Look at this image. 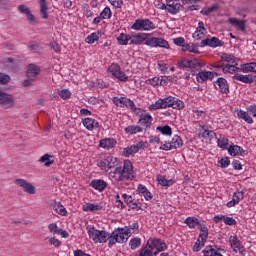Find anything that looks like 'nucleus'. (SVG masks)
Returning <instances> with one entry per match:
<instances>
[{
  "instance_id": "1",
  "label": "nucleus",
  "mask_w": 256,
  "mask_h": 256,
  "mask_svg": "<svg viewBox=\"0 0 256 256\" xmlns=\"http://www.w3.org/2000/svg\"><path fill=\"white\" fill-rule=\"evenodd\" d=\"M109 177L117 183L121 181H133L135 179L133 163L130 160H125L123 167L117 166L113 171H110Z\"/></svg>"
},
{
  "instance_id": "2",
  "label": "nucleus",
  "mask_w": 256,
  "mask_h": 256,
  "mask_svg": "<svg viewBox=\"0 0 256 256\" xmlns=\"http://www.w3.org/2000/svg\"><path fill=\"white\" fill-rule=\"evenodd\" d=\"M172 107V109H177L181 111L185 109V103L177 97L168 96L166 98H160L155 103L149 105V111H158L159 109H167Z\"/></svg>"
},
{
  "instance_id": "3",
  "label": "nucleus",
  "mask_w": 256,
  "mask_h": 256,
  "mask_svg": "<svg viewBox=\"0 0 256 256\" xmlns=\"http://www.w3.org/2000/svg\"><path fill=\"white\" fill-rule=\"evenodd\" d=\"M131 235H133V232L130 229L118 228L109 234L108 246L113 247L117 243H127Z\"/></svg>"
},
{
  "instance_id": "4",
  "label": "nucleus",
  "mask_w": 256,
  "mask_h": 256,
  "mask_svg": "<svg viewBox=\"0 0 256 256\" xmlns=\"http://www.w3.org/2000/svg\"><path fill=\"white\" fill-rule=\"evenodd\" d=\"M237 62L233 64H225L223 67V73H237V71H242V73H256V62H250L241 65L238 68Z\"/></svg>"
},
{
  "instance_id": "5",
  "label": "nucleus",
  "mask_w": 256,
  "mask_h": 256,
  "mask_svg": "<svg viewBox=\"0 0 256 256\" xmlns=\"http://www.w3.org/2000/svg\"><path fill=\"white\" fill-rule=\"evenodd\" d=\"M107 73L110 77H112V79H117L122 83H126V81H129V76H127V74H125V72L121 70V66L117 63H112L108 67Z\"/></svg>"
},
{
  "instance_id": "6",
  "label": "nucleus",
  "mask_w": 256,
  "mask_h": 256,
  "mask_svg": "<svg viewBox=\"0 0 256 256\" xmlns=\"http://www.w3.org/2000/svg\"><path fill=\"white\" fill-rule=\"evenodd\" d=\"M88 235L94 243H107L109 241V233L104 230H97L93 226L88 228Z\"/></svg>"
},
{
  "instance_id": "7",
  "label": "nucleus",
  "mask_w": 256,
  "mask_h": 256,
  "mask_svg": "<svg viewBox=\"0 0 256 256\" xmlns=\"http://www.w3.org/2000/svg\"><path fill=\"white\" fill-rule=\"evenodd\" d=\"M155 28V23L149 19H136L131 26L133 31H153Z\"/></svg>"
},
{
  "instance_id": "8",
  "label": "nucleus",
  "mask_w": 256,
  "mask_h": 256,
  "mask_svg": "<svg viewBox=\"0 0 256 256\" xmlns=\"http://www.w3.org/2000/svg\"><path fill=\"white\" fill-rule=\"evenodd\" d=\"M118 163L119 160L117 159V157L108 155L98 163V167L102 171H107V169H114V167H117Z\"/></svg>"
},
{
  "instance_id": "9",
  "label": "nucleus",
  "mask_w": 256,
  "mask_h": 256,
  "mask_svg": "<svg viewBox=\"0 0 256 256\" xmlns=\"http://www.w3.org/2000/svg\"><path fill=\"white\" fill-rule=\"evenodd\" d=\"M141 149H147V142L140 141L135 145L126 147L123 149L122 155L123 157H131V155H135V153H139Z\"/></svg>"
},
{
  "instance_id": "10",
  "label": "nucleus",
  "mask_w": 256,
  "mask_h": 256,
  "mask_svg": "<svg viewBox=\"0 0 256 256\" xmlns=\"http://www.w3.org/2000/svg\"><path fill=\"white\" fill-rule=\"evenodd\" d=\"M0 106L4 109H11L15 107V98L13 95L0 90Z\"/></svg>"
},
{
  "instance_id": "11",
  "label": "nucleus",
  "mask_w": 256,
  "mask_h": 256,
  "mask_svg": "<svg viewBox=\"0 0 256 256\" xmlns=\"http://www.w3.org/2000/svg\"><path fill=\"white\" fill-rule=\"evenodd\" d=\"M179 147H183V139L180 136L175 135L170 142H165L160 149L162 151H171L173 149H179Z\"/></svg>"
},
{
  "instance_id": "12",
  "label": "nucleus",
  "mask_w": 256,
  "mask_h": 256,
  "mask_svg": "<svg viewBox=\"0 0 256 256\" xmlns=\"http://www.w3.org/2000/svg\"><path fill=\"white\" fill-rule=\"evenodd\" d=\"M146 247H150V250L152 253H159V251H163L164 249H167V245L165 244V242L156 238L155 239L150 238L147 241Z\"/></svg>"
},
{
  "instance_id": "13",
  "label": "nucleus",
  "mask_w": 256,
  "mask_h": 256,
  "mask_svg": "<svg viewBox=\"0 0 256 256\" xmlns=\"http://www.w3.org/2000/svg\"><path fill=\"white\" fill-rule=\"evenodd\" d=\"M14 183L18 187H21L24 193H29V195H35V186H33V184L29 183L27 180L18 178L15 180Z\"/></svg>"
},
{
  "instance_id": "14",
  "label": "nucleus",
  "mask_w": 256,
  "mask_h": 256,
  "mask_svg": "<svg viewBox=\"0 0 256 256\" xmlns=\"http://www.w3.org/2000/svg\"><path fill=\"white\" fill-rule=\"evenodd\" d=\"M112 101L116 107H127V109H131V107H134V101L127 98V97H113Z\"/></svg>"
},
{
  "instance_id": "15",
  "label": "nucleus",
  "mask_w": 256,
  "mask_h": 256,
  "mask_svg": "<svg viewBox=\"0 0 256 256\" xmlns=\"http://www.w3.org/2000/svg\"><path fill=\"white\" fill-rule=\"evenodd\" d=\"M145 45H148L149 47H163L164 49H169V42L163 38H150L146 40Z\"/></svg>"
},
{
  "instance_id": "16",
  "label": "nucleus",
  "mask_w": 256,
  "mask_h": 256,
  "mask_svg": "<svg viewBox=\"0 0 256 256\" xmlns=\"http://www.w3.org/2000/svg\"><path fill=\"white\" fill-rule=\"evenodd\" d=\"M148 37L149 34L147 33H136L134 35H131L130 45H143V43L148 40Z\"/></svg>"
},
{
  "instance_id": "17",
  "label": "nucleus",
  "mask_w": 256,
  "mask_h": 256,
  "mask_svg": "<svg viewBox=\"0 0 256 256\" xmlns=\"http://www.w3.org/2000/svg\"><path fill=\"white\" fill-rule=\"evenodd\" d=\"M167 11L172 15H177L178 11H181V2L179 0H166Z\"/></svg>"
},
{
  "instance_id": "18",
  "label": "nucleus",
  "mask_w": 256,
  "mask_h": 256,
  "mask_svg": "<svg viewBox=\"0 0 256 256\" xmlns=\"http://www.w3.org/2000/svg\"><path fill=\"white\" fill-rule=\"evenodd\" d=\"M215 76H217L216 72L203 71L197 74L196 79L198 83H205V81H213Z\"/></svg>"
},
{
  "instance_id": "19",
  "label": "nucleus",
  "mask_w": 256,
  "mask_h": 256,
  "mask_svg": "<svg viewBox=\"0 0 256 256\" xmlns=\"http://www.w3.org/2000/svg\"><path fill=\"white\" fill-rule=\"evenodd\" d=\"M116 145L117 140L115 138H104L101 139L99 142V147H101V149H105L106 151H109L110 149H115Z\"/></svg>"
},
{
  "instance_id": "20",
  "label": "nucleus",
  "mask_w": 256,
  "mask_h": 256,
  "mask_svg": "<svg viewBox=\"0 0 256 256\" xmlns=\"http://www.w3.org/2000/svg\"><path fill=\"white\" fill-rule=\"evenodd\" d=\"M82 124L87 129V131H95V129H99V121L93 118H84L82 119Z\"/></svg>"
},
{
  "instance_id": "21",
  "label": "nucleus",
  "mask_w": 256,
  "mask_h": 256,
  "mask_svg": "<svg viewBox=\"0 0 256 256\" xmlns=\"http://www.w3.org/2000/svg\"><path fill=\"white\" fill-rule=\"evenodd\" d=\"M228 23H230V25L235 27V29H237V31H242L243 33H245V31L247 29L245 20H239L238 18H229Z\"/></svg>"
},
{
  "instance_id": "22",
  "label": "nucleus",
  "mask_w": 256,
  "mask_h": 256,
  "mask_svg": "<svg viewBox=\"0 0 256 256\" xmlns=\"http://www.w3.org/2000/svg\"><path fill=\"white\" fill-rule=\"evenodd\" d=\"M146 85H151L152 87L162 86L165 87L167 85V80L163 78V76H155L153 78H149L145 81Z\"/></svg>"
},
{
  "instance_id": "23",
  "label": "nucleus",
  "mask_w": 256,
  "mask_h": 256,
  "mask_svg": "<svg viewBox=\"0 0 256 256\" xmlns=\"http://www.w3.org/2000/svg\"><path fill=\"white\" fill-rule=\"evenodd\" d=\"M216 89L220 91V93H224L227 95L229 93V84L225 78H218L216 80Z\"/></svg>"
},
{
  "instance_id": "24",
  "label": "nucleus",
  "mask_w": 256,
  "mask_h": 256,
  "mask_svg": "<svg viewBox=\"0 0 256 256\" xmlns=\"http://www.w3.org/2000/svg\"><path fill=\"white\" fill-rule=\"evenodd\" d=\"M90 187L96 191H99L100 193H103V191L107 189V182L101 179H94L90 182Z\"/></svg>"
},
{
  "instance_id": "25",
  "label": "nucleus",
  "mask_w": 256,
  "mask_h": 256,
  "mask_svg": "<svg viewBox=\"0 0 256 256\" xmlns=\"http://www.w3.org/2000/svg\"><path fill=\"white\" fill-rule=\"evenodd\" d=\"M245 199V195L241 191L234 192L232 196V200L227 203V207H235V205H239L240 201H243Z\"/></svg>"
},
{
  "instance_id": "26",
  "label": "nucleus",
  "mask_w": 256,
  "mask_h": 256,
  "mask_svg": "<svg viewBox=\"0 0 256 256\" xmlns=\"http://www.w3.org/2000/svg\"><path fill=\"white\" fill-rule=\"evenodd\" d=\"M41 73V68L37 64H30L27 68V77L35 81V77Z\"/></svg>"
},
{
  "instance_id": "27",
  "label": "nucleus",
  "mask_w": 256,
  "mask_h": 256,
  "mask_svg": "<svg viewBox=\"0 0 256 256\" xmlns=\"http://www.w3.org/2000/svg\"><path fill=\"white\" fill-rule=\"evenodd\" d=\"M229 243L235 253H237V251L240 253L243 251V243L239 240V238H237V236H230Z\"/></svg>"
},
{
  "instance_id": "28",
  "label": "nucleus",
  "mask_w": 256,
  "mask_h": 256,
  "mask_svg": "<svg viewBox=\"0 0 256 256\" xmlns=\"http://www.w3.org/2000/svg\"><path fill=\"white\" fill-rule=\"evenodd\" d=\"M138 123H140V125H143V127H145L146 129H151V125L153 123V116L146 112L144 115L140 117Z\"/></svg>"
},
{
  "instance_id": "29",
  "label": "nucleus",
  "mask_w": 256,
  "mask_h": 256,
  "mask_svg": "<svg viewBox=\"0 0 256 256\" xmlns=\"http://www.w3.org/2000/svg\"><path fill=\"white\" fill-rule=\"evenodd\" d=\"M202 45H205L207 47H223V41L219 40L217 37L207 38L205 40H202Z\"/></svg>"
},
{
  "instance_id": "30",
  "label": "nucleus",
  "mask_w": 256,
  "mask_h": 256,
  "mask_svg": "<svg viewBox=\"0 0 256 256\" xmlns=\"http://www.w3.org/2000/svg\"><path fill=\"white\" fill-rule=\"evenodd\" d=\"M228 153L232 157H236V155H247V151L243 150L239 145H230V147H228Z\"/></svg>"
},
{
  "instance_id": "31",
  "label": "nucleus",
  "mask_w": 256,
  "mask_h": 256,
  "mask_svg": "<svg viewBox=\"0 0 256 256\" xmlns=\"http://www.w3.org/2000/svg\"><path fill=\"white\" fill-rule=\"evenodd\" d=\"M233 79H235L236 81H240L241 83L251 84L254 81V76L251 74L242 75V74L236 73L233 76Z\"/></svg>"
},
{
  "instance_id": "32",
  "label": "nucleus",
  "mask_w": 256,
  "mask_h": 256,
  "mask_svg": "<svg viewBox=\"0 0 256 256\" xmlns=\"http://www.w3.org/2000/svg\"><path fill=\"white\" fill-rule=\"evenodd\" d=\"M38 3L40 5V17L42 19H48L49 14L47 11H49V7L47 6V1L46 0H38Z\"/></svg>"
},
{
  "instance_id": "33",
  "label": "nucleus",
  "mask_w": 256,
  "mask_h": 256,
  "mask_svg": "<svg viewBox=\"0 0 256 256\" xmlns=\"http://www.w3.org/2000/svg\"><path fill=\"white\" fill-rule=\"evenodd\" d=\"M184 223H186V225L189 227V229H195L196 227L200 228L202 225L201 222L199 221V219L196 217H188V218H186Z\"/></svg>"
},
{
  "instance_id": "34",
  "label": "nucleus",
  "mask_w": 256,
  "mask_h": 256,
  "mask_svg": "<svg viewBox=\"0 0 256 256\" xmlns=\"http://www.w3.org/2000/svg\"><path fill=\"white\" fill-rule=\"evenodd\" d=\"M48 230L50 231V233H54V235H61V237L65 238V231L59 228L56 223L49 224Z\"/></svg>"
},
{
  "instance_id": "35",
  "label": "nucleus",
  "mask_w": 256,
  "mask_h": 256,
  "mask_svg": "<svg viewBox=\"0 0 256 256\" xmlns=\"http://www.w3.org/2000/svg\"><path fill=\"white\" fill-rule=\"evenodd\" d=\"M126 135H137V133L143 132V128L137 125H130L124 129Z\"/></svg>"
},
{
  "instance_id": "36",
  "label": "nucleus",
  "mask_w": 256,
  "mask_h": 256,
  "mask_svg": "<svg viewBox=\"0 0 256 256\" xmlns=\"http://www.w3.org/2000/svg\"><path fill=\"white\" fill-rule=\"evenodd\" d=\"M83 211H90L91 213H95L97 211H101L103 209V206L99 204H93V203H86L82 207Z\"/></svg>"
},
{
  "instance_id": "37",
  "label": "nucleus",
  "mask_w": 256,
  "mask_h": 256,
  "mask_svg": "<svg viewBox=\"0 0 256 256\" xmlns=\"http://www.w3.org/2000/svg\"><path fill=\"white\" fill-rule=\"evenodd\" d=\"M117 41L119 45H129V41H131V35L120 33L117 37Z\"/></svg>"
},
{
  "instance_id": "38",
  "label": "nucleus",
  "mask_w": 256,
  "mask_h": 256,
  "mask_svg": "<svg viewBox=\"0 0 256 256\" xmlns=\"http://www.w3.org/2000/svg\"><path fill=\"white\" fill-rule=\"evenodd\" d=\"M182 51L185 53L189 51V53H195L196 55H199V48L196 44H186L183 46Z\"/></svg>"
},
{
  "instance_id": "39",
  "label": "nucleus",
  "mask_w": 256,
  "mask_h": 256,
  "mask_svg": "<svg viewBox=\"0 0 256 256\" xmlns=\"http://www.w3.org/2000/svg\"><path fill=\"white\" fill-rule=\"evenodd\" d=\"M221 59H222V61H225L226 63H228L227 65L237 63V59L235 58V55H233V54L223 53L221 55Z\"/></svg>"
},
{
  "instance_id": "40",
  "label": "nucleus",
  "mask_w": 256,
  "mask_h": 256,
  "mask_svg": "<svg viewBox=\"0 0 256 256\" xmlns=\"http://www.w3.org/2000/svg\"><path fill=\"white\" fill-rule=\"evenodd\" d=\"M207 237H209V229L205 224H201L198 239H201L202 241H207Z\"/></svg>"
},
{
  "instance_id": "41",
  "label": "nucleus",
  "mask_w": 256,
  "mask_h": 256,
  "mask_svg": "<svg viewBox=\"0 0 256 256\" xmlns=\"http://www.w3.org/2000/svg\"><path fill=\"white\" fill-rule=\"evenodd\" d=\"M157 256V252H152L151 247L144 246L139 250V254L137 256Z\"/></svg>"
},
{
  "instance_id": "42",
  "label": "nucleus",
  "mask_w": 256,
  "mask_h": 256,
  "mask_svg": "<svg viewBox=\"0 0 256 256\" xmlns=\"http://www.w3.org/2000/svg\"><path fill=\"white\" fill-rule=\"evenodd\" d=\"M39 162L44 163L45 167H51V165L54 163V160H51V155L44 154L40 157Z\"/></svg>"
},
{
  "instance_id": "43",
  "label": "nucleus",
  "mask_w": 256,
  "mask_h": 256,
  "mask_svg": "<svg viewBox=\"0 0 256 256\" xmlns=\"http://www.w3.org/2000/svg\"><path fill=\"white\" fill-rule=\"evenodd\" d=\"M202 67H205V62H203V60H190V69H201Z\"/></svg>"
},
{
  "instance_id": "44",
  "label": "nucleus",
  "mask_w": 256,
  "mask_h": 256,
  "mask_svg": "<svg viewBox=\"0 0 256 256\" xmlns=\"http://www.w3.org/2000/svg\"><path fill=\"white\" fill-rule=\"evenodd\" d=\"M156 131H159L160 133H162V135H168V136L173 135V129H171L169 125L158 126L156 128Z\"/></svg>"
},
{
  "instance_id": "45",
  "label": "nucleus",
  "mask_w": 256,
  "mask_h": 256,
  "mask_svg": "<svg viewBox=\"0 0 256 256\" xmlns=\"http://www.w3.org/2000/svg\"><path fill=\"white\" fill-rule=\"evenodd\" d=\"M52 207L54 211H56V213H58L59 215L65 216V206H63L61 202H54Z\"/></svg>"
},
{
  "instance_id": "46",
  "label": "nucleus",
  "mask_w": 256,
  "mask_h": 256,
  "mask_svg": "<svg viewBox=\"0 0 256 256\" xmlns=\"http://www.w3.org/2000/svg\"><path fill=\"white\" fill-rule=\"evenodd\" d=\"M158 183L159 185H162V187H171L173 183H175L174 180H167L164 176H158Z\"/></svg>"
},
{
  "instance_id": "47",
  "label": "nucleus",
  "mask_w": 256,
  "mask_h": 256,
  "mask_svg": "<svg viewBox=\"0 0 256 256\" xmlns=\"http://www.w3.org/2000/svg\"><path fill=\"white\" fill-rule=\"evenodd\" d=\"M200 129H202V131H204V132L202 133L203 139H214V137H215V132H213V131H211V130L205 129V126H200Z\"/></svg>"
},
{
  "instance_id": "48",
  "label": "nucleus",
  "mask_w": 256,
  "mask_h": 256,
  "mask_svg": "<svg viewBox=\"0 0 256 256\" xmlns=\"http://www.w3.org/2000/svg\"><path fill=\"white\" fill-rule=\"evenodd\" d=\"M190 65H191V60L188 58L179 60L177 63V67H179V69H188L190 68Z\"/></svg>"
},
{
  "instance_id": "49",
  "label": "nucleus",
  "mask_w": 256,
  "mask_h": 256,
  "mask_svg": "<svg viewBox=\"0 0 256 256\" xmlns=\"http://www.w3.org/2000/svg\"><path fill=\"white\" fill-rule=\"evenodd\" d=\"M218 147L220 149H229V139L225 137H220L217 141Z\"/></svg>"
},
{
  "instance_id": "50",
  "label": "nucleus",
  "mask_w": 256,
  "mask_h": 256,
  "mask_svg": "<svg viewBox=\"0 0 256 256\" xmlns=\"http://www.w3.org/2000/svg\"><path fill=\"white\" fill-rule=\"evenodd\" d=\"M95 41H99V33L98 32H94V33L90 34L89 36H87V38H86V43H88L89 45H93V43H95Z\"/></svg>"
},
{
  "instance_id": "51",
  "label": "nucleus",
  "mask_w": 256,
  "mask_h": 256,
  "mask_svg": "<svg viewBox=\"0 0 256 256\" xmlns=\"http://www.w3.org/2000/svg\"><path fill=\"white\" fill-rule=\"evenodd\" d=\"M45 241H48L49 245H52L53 247H61V240L53 236L45 238Z\"/></svg>"
},
{
  "instance_id": "52",
  "label": "nucleus",
  "mask_w": 256,
  "mask_h": 256,
  "mask_svg": "<svg viewBox=\"0 0 256 256\" xmlns=\"http://www.w3.org/2000/svg\"><path fill=\"white\" fill-rule=\"evenodd\" d=\"M205 242V240H201V238H198L196 243L194 244L193 251L195 253H199V250L205 247Z\"/></svg>"
},
{
  "instance_id": "53",
  "label": "nucleus",
  "mask_w": 256,
  "mask_h": 256,
  "mask_svg": "<svg viewBox=\"0 0 256 256\" xmlns=\"http://www.w3.org/2000/svg\"><path fill=\"white\" fill-rule=\"evenodd\" d=\"M131 111L137 116V117H141L142 115L147 113V110L143 109V108H137V106H135V102H134V106L130 107Z\"/></svg>"
},
{
  "instance_id": "54",
  "label": "nucleus",
  "mask_w": 256,
  "mask_h": 256,
  "mask_svg": "<svg viewBox=\"0 0 256 256\" xmlns=\"http://www.w3.org/2000/svg\"><path fill=\"white\" fill-rule=\"evenodd\" d=\"M129 245L133 251L138 247H141V238H132L129 242Z\"/></svg>"
},
{
  "instance_id": "55",
  "label": "nucleus",
  "mask_w": 256,
  "mask_h": 256,
  "mask_svg": "<svg viewBox=\"0 0 256 256\" xmlns=\"http://www.w3.org/2000/svg\"><path fill=\"white\" fill-rule=\"evenodd\" d=\"M113 13L111 12V8L105 7L103 11L100 13V17L102 19H111Z\"/></svg>"
},
{
  "instance_id": "56",
  "label": "nucleus",
  "mask_w": 256,
  "mask_h": 256,
  "mask_svg": "<svg viewBox=\"0 0 256 256\" xmlns=\"http://www.w3.org/2000/svg\"><path fill=\"white\" fill-rule=\"evenodd\" d=\"M114 9H121L123 7V0H108Z\"/></svg>"
},
{
  "instance_id": "57",
  "label": "nucleus",
  "mask_w": 256,
  "mask_h": 256,
  "mask_svg": "<svg viewBox=\"0 0 256 256\" xmlns=\"http://www.w3.org/2000/svg\"><path fill=\"white\" fill-rule=\"evenodd\" d=\"M11 81V77L7 74L0 73V83L1 85H7Z\"/></svg>"
},
{
  "instance_id": "58",
  "label": "nucleus",
  "mask_w": 256,
  "mask_h": 256,
  "mask_svg": "<svg viewBox=\"0 0 256 256\" xmlns=\"http://www.w3.org/2000/svg\"><path fill=\"white\" fill-rule=\"evenodd\" d=\"M224 223L225 225H237V220H235L233 217L224 216Z\"/></svg>"
},
{
  "instance_id": "59",
  "label": "nucleus",
  "mask_w": 256,
  "mask_h": 256,
  "mask_svg": "<svg viewBox=\"0 0 256 256\" xmlns=\"http://www.w3.org/2000/svg\"><path fill=\"white\" fill-rule=\"evenodd\" d=\"M18 10H19V13H22L24 15H27L31 12V10L29 9V7L25 6V5H19L18 6Z\"/></svg>"
},
{
  "instance_id": "60",
  "label": "nucleus",
  "mask_w": 256,
  "mask_h": 256,
  "mask_svg": "<svg viewBox=\"0 0 256 256\" xmlns=\"http://www.w3.org/2000/svg\"><path fill=\"white\" fill-rule=\"evenodd\" d=\"M174 44L177 45L178 47H185V38L178 37L174 39Z\"/></svg>"
},
{
  "instance_id": "61",
  "label": "nucleus",
  "mask_w": 256,
  "mask_h": 256,
  "mask_svg": "<svg viewBox=\"0 0 256 256\" xmlns=\"http://www.w3.org/2000/svg\"><path fill=\"white\" fill-rule=\"evenodd\" d=\"M196 31H197L198 33H202V34L205 36V31H206V29H205V23H203V21H200V22L198 23V27H197Z\"/></svg>"
},
{
  "instance_id": "62",
  "label": "nucleus",
  "mask_w": 256,
  "mask_h": 256,
  "mask_svg": "<svg viewBox=\"0 0 256 256\" xmlns=\"http://www.w3.org/2000/svg\"><path fill=\"white\" fill-rule=\"evenodd\" d=\"M29 50L33 51L34 53H38L39 52V44H37V42H31L29 45Z\"/></svg>"
},
{
  "instance_id": "63",
  "label": "nucleus",
  "mask_w": 256,
  "mask_h": 256,
  "mask_svg": "<svg viewBox=\"0 0 256 256\" xmlns=\"http://www.w3.org/2000/svg\"><path fill=\"white\" fill-rule=\"evenodd\" d=\"M220 167H229V164L231 163V161L229 160V158L225 157V158H222L220 161Z\"/></svg>"
},
{
  "instance_id": "64",
  "label": "nucleus",
  "mask_w": 256,
  "mask_h": 256,
  "mask_svg": "<svg viewBox=\"0 0 256 256\" xmlns=\"http://www.w3.org/2000/svg\"><path fill=\"white\" fill-rule=\"evenodd\" d=\"M122 197L127 205H130L131 203H133V196L123 194Z\"/></svg>"
}]
</instances>
